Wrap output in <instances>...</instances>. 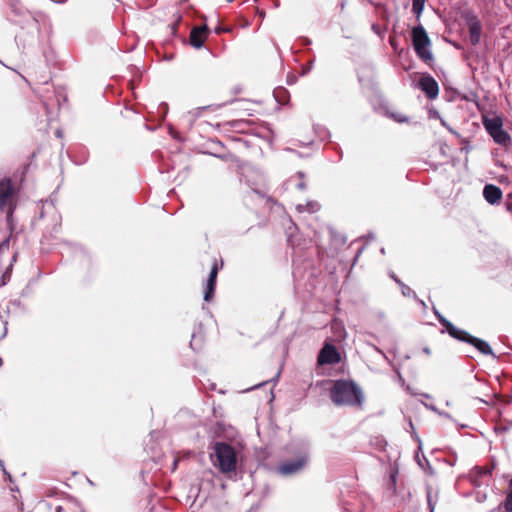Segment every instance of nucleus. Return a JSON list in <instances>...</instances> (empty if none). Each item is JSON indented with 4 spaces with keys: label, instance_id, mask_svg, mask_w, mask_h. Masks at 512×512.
<instances>
[{
    "label": "nucleus",
    "instance_id": "f257e3e1",
    "mask_svg": "<svg viewBox=\"0 0 512 512\" xmlns=\"http://www.w3.org/2000/svg\"><path fill=\"white\" fill-rule=\"evenodd\" d=\"M329 394L336 406L360 407L364 402L363 391L353 380L334 381Z\"/></svg>",
    "mask_w": 512,
    "mask_h": 512
},
{
    "label": "nucleus",
    "instance_id": "f03ea898",
    "mask_svg": "<svg viewBox=\"0 0 512 512\" xmlns=\"http://www.w3.org/2000/svg\"><path fill=\"white\" fill-rule=\"evenodd\" d=\"M295 459L285 460L277 466V472L282 476H292L302 471L309 462L310 443L307 440L292 442L288 448Z\"/></svg>",
    "mask_w": 512,
    "mask_h": 512
},
{
    "label": "nucleus",
    "instance_id": "7ed1b4c3",
    "mask_svg": "<svg viewBox=\"0 0 512 512\" xmlns=\"http://www.w3.org/2000/svg\"><path fill=\"white\" fill-rule=\"evenodd\" d=\"M213 464L220 472L228 474L234 472L237 468V453L235 448L226 442L218 441L214 443Z\"/></svg>",
    "mask_w": 512,
    "mask_h": 512
},
{
    "label": "nucleus",
    "instance_id": "20e7f679",
    "mask_svg": "<svg viewBox=\"0 0 512 512\" xmlns=\"http://www.w3.org/2000/svg\"><path fill=\"white\" fill-rule=\"evenodd\" d=\"M17 205V193L10 179L0 181V214L6 224H13V213Z\"/></svg>",
    "mask_w": 512,
    "mask_h": 512
},
{
    "label": "nucleus",
    "instance_id": "39448f33",
    "mask_svg": "<svg viewBox=\"0 0 512 512\" xmlns=\"http://www.w3.org/2000/svg\"><path fill=\"white\" fill-rule=\"evenodd\" d=\"M412 41L416 54L424 60L428 62L433 59V55L431 51L428 49L430 45V39L422 25L415 26L412 29Z\"/></svg>",
    "mask_w": 512,
    "mask_h": 512
},
{
    "label": "nucleus",
    "instance_id": "423d86ee",
    "mask_svg": "<svg viewBox=\"0 0 512 512\" xmlns=\"http://www.w3.org/2000/svg\"><path fill=\"white\" fill-rule=\"evenodd\" d=\"M341 356L335 345L331 343H325L320 349L317 357V363L319 365H334L339 363Z\"/></svg>",
    "mask_w": 512,
    "mask_h": 512
},
{
    "label": "nucleus",
    "instance_id": "0eeeda50",
    "mask_svg": "<svg viewBox=\"0 0 512 512\" xmlns=\"http://www.w3.org/2000/svg\"><path fill=\"white\" fill-rule=\"evenodd\" d=\"M463 343H467L473 346L479 353L483 355H488L494 359H498V356L493 352L490 344L486 340L473 336L469 332L465 337Z\"/></svg>",
    "mask_w": 512,
    "mask_h": 512
},
{
    "label": "nucleus",
    "instance_id": "6e6552de",
    "mask_svg": "<svg viewBox=\"0 0 512 512\" xmlns=\"http://www.w3.org/2000/svg\"><path fill=\"white\" fill-rule=\"evenodd\" d=\"M285 234L287 236L288 244L293 248H304L307 245V242L311 241L310 238L303 237L299 226H287Z\"/></svg>",
    "mask_w": 512,
    "mask_h": 512
},
{
    "label": "nucleus",
    "instance_id": "1a4fd4ad",
    "mask_svg": "<svg viewBox=\"0 0 512 512\" xmlns=\"http://www.w3.org/2000/svg\"><path fill=\"white\" fill-rule=\"evenodd\" d=\"M221 267H222V264L219 267L217 262H214V264L210 270V273L206 280V285H205L204 295H203V299L206 302H210L215 295L217 275H218V271Z\"/></svg>",
    "mask_w": 512,
    "mask_h": 512
},
{
    "label": "nucleus",
    "instance_id": "9d476101",
    "mask_svg": "<svg viewBox=\"0 0 512 512\" xmlns=\"http://www.w3.org/2000/svg\"><path fill=\"white\" fill-rule=\"evenodd\" d=\"M24 311V307L22 306L21 302L19 300H11L7 303L5 309L0 311V319L3 321L4 324V331L1 336V338H4L7 335V317L11 315H15L19 312Z\"/></svg>",
    "mask_w": 512,
    "mask_h": 512
},
{
    "label": "nucleus",
    "instance_id": "9b49d317",
    "mask_svg": "<svg viewBox=\"0 0 512 512\" xmlns=\"http://www.w3.org/2000/svg\"><path fill=\"white\" fill-rule=\"evenodd\" d=\"M420 89L426 94L429 99H434L438 96L439 86L436 80L430 76H423L419 81Z\"/></svg>",
    "mask_w": 512,
    "mask_h": 512
},
{
    "label": "nucleus",
    "instance_id": "f8f14e48",
    "mask_svg": "<svg viewBox=\"0 0 512 512\" xmlns=\"http://www.w3.org/2000/svg\"><path fill=\"white\" fill-rule=\"evenodd\" d=\"M39 219L50 224H58L61 221V217L58 214L55 205L52 202L46 201L42 205Z\"/></svg>",
    "mask_w": 512,
    "mask_h": 512
},
{
    "label": "nucleus",
    "instance_id": "ddd939ff",
    "mask_svg": "<svg viewBox=\"0 0 512 512\" xmlns=\"http://www.w3.org/2000/svg\"><path fill=\"white\" fill-rule=\"evenodd\" d=\"M503 193L502 190L493 184H486L483 189L484 199L491 205L500 203Z\"/></svg>",
    "mask_w": 512,
    "mask_h": 512
},
{
    "label": "nucleus",
    "instance_id": "4468645a",
    "mask_svg": "<svg viewBox=\"0 0 512 512\" xmlns=\"http://www.w3.org/2000/svg\"><path fill=\"white\" fill-rule=\"evenodd\" d=\"M467 23L469 26V39L472 45H477L480 42L481 38V23L479 20L475 17H469L467 19Z\"/></svg>",
    "mask_w": 512,
    "mask_h": 512
},
{
    "label": "nucleus",
    "instance_id": "2eb2a0df",
    "mask_svg": "<svg viewBox=\"0 0 512 512\" xmlns=\"http://www.w3.org/2000/svg\"><path fill=\"white\" fill-rule=\"evenodd\" d=\"M206 32V25L193 28L190 33V44L196 49L203 47L206 38Z\"/></svg>",
    "mask_w": 512,
    "mask_h": 512
},
{
    "label": "nucleus",
    "instance_id": "dca6fc26",
    "mask_svg": "<svg viewBox=\"0 0 512 512\" xmlns=\"http://www.w3.org/2000/svg\"><path fill=\"white\" fill-rule=\"evenodd\" d=\"M331 244L335 249H339L347 242V237L344 233L339 231L335 226H327Z\"/></svg>",
    "mask_w": 512,
    "mask_h": 512
},
{
    "label": "nucleus",
    "instance_id": "f3484780",
    "mask_svg": "<svg viewBox=\"0 0 512 512\" xmlns=\"http://www.w3.org/2000/svg\"><path fill=\"white\" fill-rule=\"evenodd\" d=\"M445 331L453 339L463 342L468 332L466 330L456 327L451 321L447 320L443 325Z\"/></svg>",
    "mask_w": 512,
    "mask_h": 512
},
{
    "label": "nucleus",
    "instance_id": "a211bd4d",
    "mask_svg": "<svg viewBox=\"0 0 512 512\" xmlns=\"http://www.w3.org/2000/svg\"><path fill=\"white\" fill-rule=\"evenodd\" d=\"M484 127L489 135L497 132L498 130L503 128L502 119L499 117L495 118H485L483 121Z\"/></svg>",
    "mask_w": 512,
    "mask_h": 512
},
{
    "label": "nucleus",
    "instance_id": "6ab92c4d",
    "mask_svg": "<svg viewBox=\"0 0 512 512\" xmlns=\"http://www.w3.org/2000/svg\"><path fill=\"white\" fill-rule=\"evenodd\" d=\"M490 136L497 144L502 146H508L512 142L510 135L504 131L503 128L491 134Z\"/></svg>",
    "mask_w": 512,
    "mask_h": 512
},
{
    "label": "nucleus",
    "instance_id": "aec40b11",
    "mask_svg": "<svg viewBox=\"0 0 512 512\" xmlns=\"http://www.w3.org/2000/svg\"><path fill=\"white\" fill-rule=\"evenodd\" d=\"M320 209V204L316 201H308L306 204H298L296 210L299 213L308 212L315 213Z\"/></svg>",
    "mask_w": 512,
    "mask_h": 512
},
{
    "label": "nucleus",
    "instance_id": "412c9836",
    "mask_svg": "<svg viewBox=\"0 0 512 512\" xmlns=\"http://www.w3.org/2000/svg\"><path fill=\"white\" fill-rule=\"evenodd\" d=\"M297 177L299 178V180L297 182H295L294 178H291V179H289L287 184L290 185V186L294 185L298 189L304 190L306 188V184L303 181L304 173L303 172H298L297 173Z\"/></svg>",
    "mask_w": 512,
    "mask_h": 512
},
{
    "label": "nucleus",
    "instance_id": "4be33fe9",
    "mask_svg": "<svg viewBox=\"0 0 512 512\" xmlns=\"http://www.w3.org/2000/svg\"><path fill=\"white\" fill-rule=\"evenodd\" d=\"M16 226H6L8 235H5L4 238L0 242V251L4 248H8L10 242L11 233L15 230Z\"/></svg>",
    "mask_w": 512,
    "mask_h": 512
},
{
    "label": "nucleus",
    "instance_id": "5701e85b",
    "mask_svg": "<svg viewBox=\"0 0 512 512\" xmlns=\"http://www.w3.org/2000/svg\"><path fill=\"white\" fill-rule=\"evenodd\" d=\"M425 1L426 0H412V11L418 16L424 9Z\"/></svg>",
    "mask_w": 512,
    "mask_h": 512
},
{
    "label": "nucleus",
    "instance_id": "b1692460",
    "mask_svg": "<svg viewBox=\"0 0 512 512\" xmlns=\"http://www.w3.org/2000/svg\"><path fill=\"white\" fill-rule=\"evenodd\" d=\"M501 505L504 507V512H512V494L507 493L506 498Z\"/></svg>",
    "mask_w": 512,
    "mask_h": 512
},
{
    "label": "nucleus",
    "instance_id": "393cba45",
    "mask_svg": "<svg viewBox=\"0 0 512 512\" xmlns=\"http://www.w3.org/2000/svg\"><path fill=\"white\" fill-rule=\"evenodd\" d=\"M399 287L401 288V293L403 296L410 297L411 295H413L414 297H416L415 292L408 285L402 283Z\"/></svg>",
    "mask_w": 512,
    "mask_h": 512
},
{
    "label": "nucleus",
    "instance_id": "a878e982",
    "mask_svg": "<svg viewBox=\"0 0 512 512\" xmlns=\"http://www.w3.org/2000/svg\"><path fill=\"white\" fill-rule=\"evenodd\" d=\"M12 271V263L6 268L5 272L1 276V285H6L9 281Z\"/></svg>",
    "mask_w": 512,
    "mask_h": 512
},
{
    "label": "nucleus",
    "instance_id": "bb28decb",
    "mask_svg": "<svg viewBox=\"0 0 512 512\" xmlns=\"http://www.w3.org/2000/svg\"><path fill=\"white\" fill-rule=\"evenodd\" d=\"M201 341L197 339V336L195 333L192 334V339L190 341V347L194 350V351H198L201 349Z\"/></svg>",
    "mask_w": 512,
    "mask_h": 512
},
{
    "label": "nucleus",
    "instance_id": "cd10ccee",
    "mask_svg": "<svg viewBox=\"0 0 512 512\" xmlns=\"http://www.w3.org/2000/svg\"><path fill=\"white\" fill-rule=\"evenodd\" d=\"M427 504L430 512H434L436 502L433 500L430 489L427 491Z\"/></svg>",
    "mask_w": 512,
    "mask_h": 512
},
{
    "label": "nucleus",
    "instance_id": "c85d7f7f",
    "mask_svg": "<svg viewBox=\"0 0 512 512\" xmlns=\"http://www.w3.org/2000/svg\"><path fill=\"white\" fill-rule=\"evenodd\" d=\"M493 469H494V465H492V466H490V467L480 468V469H479V472H478V475H479V476L491 475V474H492Z\"/></svg>",
    "mask_w": 512,
    "mask_h": 512
},
{
    "label": "nucleus",
    "instance_id": "c756f323",
    "mask_svg": "<svg viewBox=\"0 0 512 512\" xmlns=\"http://www.w3.org/2000/svg\"><path fill=\"white\" fill-rule=\"evenodd\" d=\"M433 312L441 325H443L448 320L435 307L433 308Z\"/></svg>",
    "mask_w": 512,
    "mask_h": 512
},
{
    "label": "nucleus",
    "instance_id": "7c9ffc66",
    "mask_svg": "<svg viewBox=\"0 0 512 512\" xmlns=\"http://www.w3.org/2000/svg\"><path fill=\"white\" fill-rule=\"evenodd\" d=\"M389 277L399 286L403 283L400 278H398L393 271H389Z\"/></svg>",
    "mask_w": 512,
    "mask_h": 512
},
{
    "label": "nucleus",
    "instance_id": "2f4dec72",
    "mask_svg": "<svg viewBox=\"0 0 512 512\" xmlns=\"http://www.w3.org/2000/svg\"><path fill=\"white\" fill-rule=\"evenodd\" d=\"M412 437H413V439H414L415 441H417V443H418V448H419V449H421V447H422V441H421V439H420L419 435H418L415 431H413V433H412Z\"/></svg>",
    "mask_w": 512,
    "mask_h": 512
},
{
    "label": "nucleus",
    "instance_id": "473e14b6",
    "mask_svg": "<svg viewBox=\"0 0 512 512\" xmlns=\"http://www.w3.org/2000/svg\"><path fill=\"white\" fill-rule=\"evenodd\" d=\"M374 349H375L379 354H381V355H382V357H383V358H384V359H385L389 364H391V365H392V362L390 361V359L386 356V354H385L382 350H380V349H379L378 347H376V346H374Z\"/></svg>",
    "mask_w": 512,
    "mask_h": 512
},
{
    "label": "nucleus",
    "instance_id": "72a5a7b5",
    "mask_svg": "<svg viewBox=\"0 0 512 512\" xmlns=\"http://www.w3.org/2000/svg\"><path fill=\"white\" fill-rule=\"evenodd\" d=\"M423 405H424L427 409H429V410H431V411H433V412H435V413H438V411H439V409H438L435 405H433V404L423 403Z\"/></svg>",
    "mask_w": 512,
    "mask_h": 512
},
{
    "label": "nucleus",
    "instance_id": "f704fd0d",
    "mask_svg": "<svg viewBox=\"0 0 512 512\" xmlns=\"http://www.w3.org/2000/svg\"><path fill=\"white\" fill-rule=\"evenodd\" d=\"M392 117L397 121V122H405L407 120L406 117H403L401 115H395V114H392Z\"/></svg>",
    "mask_w": 512,
    "mask_h": 512
},
{
    "label": "nucleus",
    "instance_id": "c9c22d12",
    "mask_svg": "<svg viewBox=\"0 0 512 512\" xmlns=\"http://www.w3.org/2000/svg\"><path fill=\"white\" fill-rule=\"evenodd\" d=\"M363 249H364L363 246L358 249V251H357V253H356V255L354 256V259H353V265L358 261V258L360 256V254L362 253Z\"/></svg>",
    "mask_w": 512,
    "mask_h": 512
},
{
    "label": "nucleus",
    "instance_id": "e433bc0d",
    "mask_svg": "<svg viewBox=\"0 0 512 512\" xmlns=\"http://www.w3.org/2000/svg\"><path fill=\"white\" fill-rule=\"evenodd\" d=\"M437 414L441 417H445L452 420V417L448 412L439 410Z\"/></svg>",
    "mask_w": 512,
    "mask_h": 512
},
{
    "label": "nucleus",
    "instance_id": "4c0bfd02",
    "mask_svg": "<svg viewBox=\"0 0 512 512\" xmlns=\"http://www.w3.org/2000/svg\"><path fill=\"white\" fill-rule=\"evenodd\" d=\"M490 512H504V507L500 504L498 507L492 509Z\"/></svg>",
    "mask_w": 512,
    "mask_h": 512
},
{
    "label": "nucleus",
    "instance_id": "58836bf2",
    "mask_svg": "<svg viewBox=\"0 0 512 512\" xmlns=\"http://www.w3.org/2000/svg\"><path fill=\"white\" fill-rule=\"evenodd\" d=\"M394 369H395V371L397 372V375H398V381H404V379L402 378V375H401V373H400L399 369H397V368H394Z\"/></svg>",
    "mask_w": 512,
    "mask_h": 512
},
{
    "label": "nucleus",
    "instance_id": "ea45409f",
    "mask_svg": "<svg viewBox=\"0 0 512 512\" xmlns=\"http://www.w3.org/2000/svg\"><path fill=\"white\" fill-rule=\"evenodd\" d=\"M0 467L2 468L3 473L7 474V471H6L5 467H4V463H3V461L1 459H0Z\"/></svg>",
    "mask_w": 512,
    "mask_h": 512
},
{
    "label": "nucleus",
    "instance_id": "a19ab883",
    "mask_svg": "<svg viewBox=\"0 0 512 512\" xmlns=\"http://www.w3.org/2000/svg\"><path fill=\"white\" fill-rule=\"evenodd\" d=\"M64 508L62 506H57L55 512H63Z\"/></svg>",
    "mask_w": 512,
    "mask_h": 512
},
{
    "label": "nucleus",
    "instance_id": "79ce46f5",
    "mask_svg": "<svg viewBox=\"0 0 512 512\" xmlns=\"http://www.w3.org/2000/svg\"><path fill=\"white\" fill-rule=\"evenodd\" d=\"M321 130H322V132H323V136H324V135H325V136H329V135H330L327 129H325V128H321Z\"/></svg>",
    "mask_w": 512,
    "mask_h": 512
},
{
    "label": "nucleus",
    "instance_id": "37998d69",
    "mask_svg": "<svg viewBox=\"0 0 512 512\" xmlns=\"http://www.w3.org/2000/svg\"><path fill=\"white\" fill-rule=\"evenodd\" d=\"M510 494H512V477H511V480L509 482V492Z\"/></svg>",
    "mask_w": 512,
    "mask_h": 512
},
{
    "label": "nucleus",
    "instance_id": "c03bdc74",
    "mask_svg": "<svg viewBox=\"0 0 512 512\" xmlns=\"http://www.w3.org/2000/svg\"><path fill=\"white\" fill-rule=\"evenodd\" d=\"M423 397L427 398V399H430L432 398V396L430 394H427V393H422L421 394Z\"/></svg>",
    "mask_w": 512,
    "mask_h": 512
},
{
    "label": "nucleus",
    "instance_id": "a18cd8bd",
    "mask_svg": "<svg viewBox=\"0 0 512 512\" xmlns=\"http://www.w3.org/2000/svg\"><path fill=\"white\" fill-rule=\"evenodd\" d=\"M409 428H411L412 430H414V425H413L412 420H410V421H409Z\"/></svg>",
    "mask_w": 512,
    "mask_h": 512
},
{
    "label": "nucleus",
    "instance_id": "49530a36",
    "mask_svg": "<svg viewBox=\"0 0 512 512\" xmlns=\"http://www.w3.org/2000/svg\"><path fill=\"white\" fill-rule=\"evenodd\" d=\"M423 351H424V353H426V354H430V349H429V348H427V347H426V348H424V349H423Z\"/></svg>",
    "mask_w": 512,
    "mask_h": 512
},
{
    "label": "nucleus",
    "instance_id": "de8ad7c7",
    "mask_svg": "<svg viewBox=\"0 0 512 512\" xmlns=\"http://www.w3.org/2000/svg\"><path fill=\"white\" fill-rule=\"evenodd\" d=\"M391 481L395 484V482H396V476L395 475H391Z\"/></svg>",
    "mask_w": 512,
    "mask_h": 512
},
{
    "label": "nucleus",
    "instance_id": "09e8293b",
    "mask_svg": "<svg viewBox=\"0 0 512 512\" xmlns=\"http://www.w3.org/2000/svg\"><path fill=\"white\" fill-rule=\"evenodd\" d=\"M5 475L7 476L8 480H9L10 482H12V476H11L8 472H7V474H5Z\"/></svg>",
    "mask_w": 512,
    "mask_h": 512
},
{
    "label": "nucleus",
    "instance_id": "8fccbe9b",
    "mask_svg": "<svg viewBox=\"0 0 512 512\" xmlns=\"http://www.w3.org/2000/svg\"><path fill=\"white\" fill-rule=\"evenodd\" d=\"M16 257H17V254L15 253V254L13 255V257H12V262H11L12 264H13V262H15V261H16Z\"/></svg>",
    "mask_w": 512,
    "mask_h": 512
},
{
    "label": "nucleus",
    "instance_id": "3c124183",
    "mask_svg": "<svg viewBox=\"0 0 512 512\" xmlns=\"http://www.w3.org/2000/svg\"><path fill=\"white\" fill-rule=\"evenodd\" d=\"M56 135H57L58 137H62V133H61V131H60V130H57V131H56Z\"/></svg>",
    "mask_w": 512,
    "mask_h": 512
},
{
    "label": "nucleus",
    "instance_id": "603ef678",
    "mask_svg": "<svg viewBox=\"0 0 512 512\" xmlns=\"http://www.w3.org/2000/svg\"><path fill=\"white\" fill-rule=\"evenodd\" d=\"M265 383H261V384H258V385H254L253 389L257 388V387H260L262 385H264Z\"/></svg>",
    "mask_w": 512,
    "mask_h": 512
},
{
    "label": "nucleus",
    "instance_id": "864d4df0",
    "mask_svg": "<svg viewBox=\"0 0 512 512\" xmlns=\"http://www.w3.org/2000/svg\"><path fill=\"white\" fill-rule=\"evenodd\" d=\"M221 31H223L221 28L216 29V33H220Z\"/></svg>",
    "mask_w": 512,
    "mask_h": 512
},
{
    "label": "nucleus",
    "instance_id": "5fc2aeb1",
    "mask_svg": "<svg viewBox=\"0 0 512 512\" xmlns=\"http://www.w3.org/2000/svg\"><path fill=\"white\" fill-rule=\"evenodd\" d=\"M380 252H381L382 254H385V249H384V248H381Z\"/></svg>",
    "mask_w": 512,
    "mask_h": 512
},
{
    "label": "nucleus",
    "instance_id": "6e6d98bb",
    "mask_svg": "<svg viewBox=\"0 0 512 512\" xmlns=\"http://www.w3.org/2000/svg\"><path fill=\"white\" fill-rule=\"evenodd\" d=\"M3 361H2V358L0 357V366L2 365Z\"/></svg>",
    "mask_w": 512,
    "mask_h": 512
},
{
    "label": "nucleus",
    "instance_id": "4d7b16f0",
    "mask_svg": "<svg viewBox=\"0 0 512 512\" xmlns=\"http://www.w3.org/2000/svg\"><path fill=\"white\" fill-rule=\"evenodd\" d=\"M81 512H86V511L82 510Z\"/></svg>",
    "mask_w": 512,
    "mask_h": 512
}]
</instances>
